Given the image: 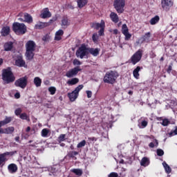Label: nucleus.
Here are the masks:
<instances>
[{
    "label": "nucleus",
    "mask_w": 177,
    "mask_h": 177,
    "mask_svg": "<svg viewBox=\"0 0 177 177\" xmlns=\"http://www.w3.org/2000/svg\"><path fill=\"white\" fill-rule=\"evenodd\" d=\"M118 72L115 71H109L105 73L103 81L104 84H110L113 85L117 82V78H118Z\"/></svg>",
    "instance_id": "nucleus-1"
},
{
    "label": "nucleus",
    "mask_w": 177,
    "mask_h": 177,
    "mask_svg": "<svg viewBox=\"0 0 177 177\" xmlns=\"http://www.w3.org/2000/svg\"><path fill=\"white\" fill-rule=\"evenodd\" d=\"M1 76L3 81L6 84H12V82H15L16 80L13 72H12V68L10 67L3 69Z\"/></svg>",
    "instance_id": "nucleus-2"
},
{
    "label": "nucleus",
    "mask_w": 177,
    "mask_h": 177,
    "mask_svg": "<svg viewBox=\"0 0 177 177\" xmlns=\"http://www.w3.org/2000/svg\"><path fill=\"white\" fill-rule=\"evenodd\" d=\"M36 47L37 44H35V41L32 40H29L26 44V56L28 60H32V59H34V56L35 55L34 52H35Z\"/></svg>",
    "instance_id": "nucleus-3"
},
{
    "label": "nucleus",
    "mask_w": 177,
    "mask_h": 177,
    "mask_svg": "<svg viewBox=\"0 0 177 177\" xmlns=\"http://www.w3.org/2000/svg\"><path fill=\"white\" fill-rule=\"evenodd\" d=\"M12 30L14 32H16V34H21L23 35L25 32H27V26H26V24H24L15 22L12 24Z\"/></svg>",
    "instance_id": "nucleus-4"
},
{
    "label": "nucleus",
    "mask_w": 177,
    "mask_h": 177,
    "mask_svg": "<svg viewBox=\"0 0 177 177\" xmlns=\"http://www.w3.org/2000/svg\"><path fill=\"white\" fill-rule=\"evenodd\" d=\"M143 50L138 49L130 58L131 63L135 66L137 63H139L143 57Z\"/></svg>",
    "instance_id": "nucleus-5"
},
{
    "label": "nucleus",
    "mask_w": 177,
    "mask_h": 177,
    "mask_svg": "<svg viewBox=\"0 0 177 177\" xmlns=\"http://www.w3.org/2000/svg\"><path fill=\"white\" fill-rule=\"evenodd\" d=\"M84 85L80 84L75 88L73 91L68 93V97L70 102H75V100L78 97L80 91L83 89Z\"/></svg>",
    "instance_id": "nucleus-6"
},
{
    "label": "nucleus",
    "mask_w": 177,
    "mask_h": 177,
    "mask_svg": "<svg viewBox=\"0 0 177 177\" xmlns=\"http://www.w3.org/2000/svg\"><path fill=\"white\" fill-rule=\"evenodd\" d=\"M15 154H17V151H6L3 153H0V167L2 168L5 164H6V161L8 159L6 158L7 156H10V157L15 156Z\"/></svg>",
    "instance_id": "nucleus-7"
},
{
    "label": "nucleus",
    "mask_w": 177,
    "mask_h": 177,
    "mask_svg": "<svg viewBox=\"0 0 177 177\" xmlns=\"http://www.w3.org/2000/svg\"><path fill=\"white\" fill-rule=\"evenodd\" d=\"M113 6L118 13H124L125 10V0H114Z\"/></svg>",
    "instance_id": "nucleus-8"
},
{
    "label": "nucleus",
    "mask_w": 177,
    "mask_h": 177,
    "mask_svg": "<svg viewBox=\"0 0 177 177\" xmlns=\"http://www.w3.org/2000/svg\"><path fill=\"white\" fill-rule=\"evenodd\" d=\"M28 82V77H27V76H25L17 80L15 82V85L18 88H21V89H25L26 86H27Z\"/></svg>",
    "instance_id": "nucleus-9"
},
{
    "label": "nucleus",
    "mask_w": 177,
    "mask_h": 177,
    "mask_svg": "<svg viewBox=\"0 0 177 177\" xmlns=\"http://www.w3.org/2000/svg\"><path fill=\"white\" fill-rule=\"evenodd\" d=\"M88 48H86L85 45H82L76 51V56L77 57H80V59H82L83 57H85L86 55H88Z\"/></svg>",
    "instance_id": "nucleus-10"
},
{
    "label": "nucleus",
    "mask_w": 177,
    "mask_h": 177,
    "mask_svg": "<svg viewBox=\"0 0 177 177\" xmlns=\"http://www.w3.org/2000/svg\"><path fill=\"white\" fill-rule=\"evenodd\" d=\"M161 6L163 10L168 12L174 6V1L172 0H161Z\"/></svg>",
    "instance_id": "nucleus-11"
},
{
    "label": "nucleus",
    "mask_w": 177,
    "mask_h": 177,
    "mask_svg": "<svg viewBox=\"0 0 177 177\" xmlns=\"http://www.w3.org/2000/svg\"><path fill=\"white\" fill-rule=\"evenodd\" d=\"M82 69L80 68V66H76L68 71L66 72V77L67 78H74L77 74L79 71H81Z\"/></svg>",
    "instance_id": "nucleus-12"
},
{
    "label": "nucleus",
    "mask_w": 177,
    "mask_h": 177,
    "mask_svg": "<svg viewBox=\"0 0 177 177\" xmlns=\"http://www.w3.org/2000/svg\"><path fill=\"white\" fill-rule=\"evenodd\" d=\"M12 118L11 117H6L5 120L0 121V134L3 133V129H2V127H4V125H6L11 122Z\"/></svg>",
    "instance_id": "nucleus-13"
},
{
    "label": "nucleus",
    "mask_w": 177,
    "mask_h": 177,
    "mask_svg": "<svg viewBox=\"0 0 177 177\" xmlns=\"http://www.w3.org/2000/svg\"><path fill=\"white\" fill-rule=\"evenodd\" d=\"M15 66H17V67H27L26 61L23 59L22 56L17 57V59L15 60Z\"/></svg>",
    "instance_id": "nucleus-14"
},
{
    "label": "nucleus",
    "mask_w": 177,
    "mask_h": 177,
    "mask_svg": "<svg viewBox=\"0 0 177 177\" xmlns=\"http://www.w3.org/2000/svg\"><path fill=\"white\" fill-rule=\"evenodd\" d=\"M52 17V14L49 11V8H46L43 10L42 12L40 15V17L41 19H49V17Z\"/></svg>",
    "instance_id": "nucleus-15"
},
{
    "label": "nucleus",
    "mask_w": 177,
    "mask_h": 177,
    "mask_svg": "<svg viewBox=\"0 0 177 177\" xmlns=\"http://www.w3.org/2000/svg\"><path fill=\"white\" fill-rule=\"evenodd\" d=\"M45 27H49V23L39 21L35 26L36 30H42V28H45Z\"/></svg>",
    "instance_id": "nucleus-16"
},
{
    "label": "nucleus",
    "mask_w": 177,
    "mask_h": 177,
    "mask_svg": "<svg viewBox=\"0 0 177 177\" xmlns=\"http://www.w3.org/2000/svg\"><path fill=\"white\" fill-rule=\"evenodd\" d=\"M109 17L111 20L115 24H117L120 21V17H118V15L114 12H111Z\"/></svg>",
    "instance_id": "nucleus-17"
},
{
    "label": "nucleus",
    "mask_w": 177,
    "mask_h": 177,
    "mask_svg": "<svg viewBox=\"0 0 177 177\" xmlns=\"http://www.w3.org/2000/svg\"><path fill=\"white\" fill-rule=\"evenodd\" d=\"M151 37V32H146L142 37V42H147V44H149L150 42V38Z\"/></svg>",
    "instance_id": "nucleus-18"
},
{
    "label": "nucleus",
    "mask_w": 177,
    "mask_h": 177,
    "mask_svg": "<svg viewBox=\"0 0 177 177\" xmlns=\"http://www.w3.org/2000/svg\"><path fill=\"white\" fill-rule=\"evenodd\" d=\"M10 174H16L17 172V165L15 163L10 164L8 167Z\"/></svg>",
    "instance_id": "nucleus-19"
},
{
    "label": "nucleus",
    "mask_w": 177,
    "mask_h": 177,
    "mask_svg": "<svg viewBox=\"0 0 177 177\" xmlns=\"http://www.w3.org/2000/svg\"><path fill=\"white\" fill-rule=\"evenodd\" d=\"M143 68V67L137 66L133 71V75L136 80H139V77H140V74H139V71H140Z\"/></svg>",
    "instance_id": "nucleus-20"
},
{
    "label": "nucleus",
    "mask_w": 177,
    "mask_h": 177,
    "mask_svg": "<svg viewBox=\"0 0 177 177\" xmlns=\"http://www.w3.org/2000/svg\"><path fill=\"white\" fill-rule=\"evenodd\" d=\"M88 53H90V55H92V56L96 57L100 53V49L98 48H88Z\"/></svg>",
    "instance_id": "nucleus-21"
},
{
    "label": "nucleus",
    "mask_w": 177,
    "mask_h": 177,
    "mask_svg": "<svg viewBox=\"0 0 177 177\" xmlns=\"http://www.w3.org/2000/svg\"><path fill=\"white\" fill-rule=\"evenodd\" d=\"M3 48L6 52H10V50H12V49H13V42H6V44H4Z\"/></svg>",
    "instance_id": "nucleus-22"
},
{
    "label": "nucleus",
    "mask_w": 177,
    "mask_h": 177,
    "mask_svg": "<svg viewBox=\"0 0 177 177\" xmlns=\"http://www.w3.org/2000/svg\"><path fill=\"white\" fill-rule=\"evenodd\" d=\"M61 26L62 27H67L70 24V21L68 20V17L66 15L64 16L61 21Z\"/></svg>",
    "instance_id": "nucleus-23"
},
{
    "label": "nucleus",
    "mask_w": 177,
    "mask_h": 177,
    "mask_svg": "<svg viewBox=\"0 0 177 177\" xmlns=\"http://www.w3.org/2000/svg\"><path fill=\"white\" fill-rule=\"evenodd\" d=\"M103 27H105L104 21H103L100 24V23H93L91 24V28H95V30H99V28H102Z\"/></svg>",
    "instance_id": "nucleus-24"
},
{
    "label": "nucleus",
    "mask_w": 177,
    "mask_h": 177,
    "mask_svg": "<svg viewBox=\"0 0 177 177\" xmlns=\"http://www.w3.org/2000/svg\"><path fill=\"white\" fill-rule=\"evenodd\" d=\"M80 82V79L77 77H73L71 80H68L66 82V84L69 86L76 85V84H78Z\"/></svg>",
    "instance_id": "nucleus-25"
},
{
    "label": "nucleus",
    "mask_w": 177,
    "mask_h": 177,
    "mask_svg": "<svg viewBox=\"0 0 177 177\" xmlns=\"http://www.w3.org/2000/svg\"><path fill=\"white\" fill-rule=\"evenodd\" d=\"M64 34L63 30H59L55 33V41H60L62 39V35Z\"/></svg>",
    "instance_id": "nucleus-26"
},
{
    "label": "nucleus",
    "mask_w": 177,
    "mask_h": 177,
    "mask_svg": "<svg viewBox=\"0 0 177 177\" xmlns=\"http://www.w3.org/2000/svg\"><path fill=\"white\" fill-rule=\"evenodd\" d=\"M140 165L142 167H148V165H150V160L146 157L142 158L140 162Z\"/></svg>",
    "instance_id": "nucleus-27"
},
{
    "label": "nucleus",
    "mask_w": 177,
    "mask_h": 177,
    "mask_svg": "<svg viewBox=\"0 0 177 177\" xmlns=\"http://www.w3.org/2000/svg\"><path fill=\"white\" fill-rule=\"evenodd\" d=\"M10 32V28L9 26L3 27L1 30V35L3 37H7Z\"/></svg>",
    "instance_id": "nucleus-28"
},
{
    "label": "nucleus",
    "mask_w": 177,
    "mask_h": 177,
    "mask_svg": "<svg viewBox=\"0 0 177 177\" xmlns=\"http://www.w3.org/2000/svg\"><path fill=\"white\" fill-rule=\"evenodd\" d=\"M67 157L69 158H73V160H77V157L75 156H78V151H71L67 153Z\"/></svg>",
    "instance_id": "nucleus-29"
},
{
    "label": "nucleus",
    "mask_w": 177,
    "mask_h": 177,
    "mask_svg": "<svg viewBox=\"0 0 177 177\" xmlns=\"http://www.w3.org/2000/svg\"><path fill=\"white\" fill-rule=\"evenodd\" d=\"M34 84L37 88H39L42 84V80L39 77H35L33 80Z\"/></svg>",
    "instance_id": "nucleus-30"
},
{
    "label": "nucleus",
    "mask_w": 177,
    "mask_h": 177,
    "mask_svg": "<svg viewBox=\"0 0 177 177\" xmlns=\"http://www.w3.org/2000/svg\"><path fill=\"white\" fill-rule=\"evenodd\" d=\"M77 6L80 9H82L85 5L88 3V0H77Z\"/></svg>",
    "instance_id": "nucleus-31"
},
{
    "label": "nucleus",
    "mask_w": 177,
    "mask_h": 177,
    "mask_svg": "<svg viewBox=\"0 0 177 177\" xmlns=\"http://www.w3.org/2000/svg\"><path fill=\"white\" fill-rule=\"evenodd\" d=\"M160 21V17L158 15L155 16L154 17L151 18L149 21V23L151 26H154L157 24Z\"/></svg>",
    "instance_id": "nucleus-32"
},
{
    "label": "nucleus",
    "mask_w": 177,
    "mask_h": 177,
    "mask_svg": "<svg viewBox=\"0 0 177 177\" xmlns=\"http://www.w3.org/2000/svg\"><path fill=\"white\" fill-rule=\"evenodd\" d=\"M24 21L26 23H32V17L28 14V13H25L24 14Z\"/></svg>",
    "instance_id": "nucleus-33"
},
{
    "label": "nucleus",
    "mask_w": 177,
    "mask_h": 177,
    "mask_svg": "<svg viewBox=\"0 0 177 177\" xmlns=\"http://www.w3.org/2000/svg\"><path fill=\"white\" fill-rule=\"evenodd\" d=\"M71 172L75 174L77 176H82V174H84V171H82L81 169H72Z\"/></svg>",
    "instance_id": "nucleus-34"
},
{
    "label": "nucleus",
    "mask_w": 177,
    "mask_h": 177,
    "mask_svg": "<svg viewBox=\"0 0 177 177\" xmlns=\"http://www.w3.org/2000/svg\"><path fill=\"white\" fill-rule=\"evenodd\" d=\"M15 132V127H8L3 129V133L7 135L11 134Z\"/></svg>",
    "instance_id": "nucleus-35"
},
{
    "label": "nucleus",
    "mask_w": 177,
    "mask_h": 177,
    "mask_svg": "<svg viewBox=\"0 0 177 177\" xmlns=\"http://www.w3.org/2000/svg\"><path fill=\"white\" fill-rule=\"evenodd\" d=\"M162 165L165 168V171L166 174H171V172L172 171L171 167H169V165L167 163H166L165 162H162Z\"/></svg>",
    "instance_id": "nucleus-36"
},
{
    "label": "nucleus",
    "mask_w": 177,
    "mask_h": 177,
    "mask_svg": "<svg viewBox=\"0 0 177 177\" xmlns=\"http://www.w3.org/2000/svg\"><path fill=\"white\" fill-rule=\"evenodd\" d=\"M122 32L123 35L127 34L129 32V29H128V26L126 24H123L122 26Z\"/></svg>",
    "instance_id": "nucleus-37"
},
{
    "label": "nucleus",
    "mask_w": 177,
    "mask_h": 177,
    "mask_svg": "<svg viewBox=\"0 0 177 177\" xmlns=\"http://www.w3.org/2000/svg\"><path fill=\"white\" fill-rule=\"evenodd\" d=\"M19 118L21 120H26V121L30 122V116H28L26 113H21Z\"/></svg>",
    "instance_id": "nucleus-38"
},
{
    "label": "nucleus",
    "mask_w": 177,
    "mask_h": 177,
    "mask_svg": "<svg viewBox=\"0 0 177 177\" xmlns=\"http://www.w3.org/2000/svg\"><path fill=\"white\" fill-rule=\"evenodd\" d=\"M41 136L43 138H47L48 137V135L49 134V129H43L41 130Z\"/></svg>",
    "instance_id": "nucleus-39"
},
{
    "label": "nucleus",
    "mask_w": 177,
    "mask_h": 177,
    "mask_svg": "<svg viewBox=\"0 0 177 177\" xmlns=\"http://www.w3.org/2000/svg\"><path fill=\"white\" fill-rule=\"evenodd\" d=\"M177 135V126L174 127V129L171 130L169 133V138H172V136H175Z\"/></svg>",
    "instance_id": "nucleus-40"
},
{
    "label": "nucleus",
    "mask_w": 177,
    "mask_h": 177,
    "mask_svg": "<svg viewBox=\"0 0 177 177\" xmlns=\"http://www.w3.org/2000/svg\"><path fill=\"white\" fill-rule=\"evenodd\" d=\"M66 140V134H60L57 138L58 143H62Z\"/></svg>",
    "instance_id": "nucleus-41"
},
{
    "label": "nucleus",
    "mask_w": 177,
    "mask_h": 177,
    "mask_svg": "<svg viewBox=\"0 0 177 177\" xmlns=\"http://www.w3.org/2000/svg\"><path fill=\"white\" fill-rule=\"evenodd\" d=\"M169 124H171V122L169 121V120H168L167 118L163 119L162 122L161 123L162 127H168V125H169Z\"/></svg>",
    "instance_id": "nucleus-42"
},
{
    "label": "nucleus",
    "mask_w": 177,
    "mask_h": 177,
    "mask_svg": "<svg viewBox=\"0 0 177 177\" xmlns=\"http://www.w3.org/2000/svg\"><path fill=\"white\" fill-rule=\"evenodd\" d=\"M86 145V141L83 140L82 142H79L77 145V149H81V147H84Z\"/></svg>",
    "instance_id": "nucleus-43"
},
{
    "label": "nucleus",
    "mask_w": 177,
    "mask_h": 177,
    "mask_svg": "<svg viewBox=\"0 0 177 177\" xmlns=\"http://www.w3.org/2000/svg\"><path fill=\"white\" fill-rule=\"evenodd\" d=\"M49 39H50L49 34H46L42 37V41H44V42H49Z\"/></svg>",
    "instance_id": "nucleus-44"
},
{
    "label": "nucleus",
    "mask_w": 177,
    "mask_h": 177,
    "mask_svg": "<svg viewBox=\"0 0 177 177\" xmlns=\"http://www.w3.org/2000/svg\"><path fill=\"white\" fill-rule=\"evenodd\" d=\"M48 92H50V95H55V93H56V88L54 86H50L48 88Z\"/></svg>",
    "instance_id": "nucleus-45"
},
{
    "label": "nucleus",
    "mask_w": 177,
    "mask_h": 177,
    "mask_svg": "<svg viewBox=\"0 0 177 177\" xmlns=\"http://www.w3.org/2000/svg\"><path fill=\"white\" fill-rule=\"evenodd\" d=\"M22 110L21 108H17L15 111V115H17L20 117V115H21V113H22Z\"/></svg>",
    "instance_id": "nucleus-46"
},
{
    "label": "nucleus",
    "mask_w": 177,
    "mask_h": 177,
    "mask_svg": "<svg viewBox=\"0 0 177 177\" xmlns=\"http://www.w3.org/2000/svg\"><path fill=\"white\" fill-rule=\"evenodd\" d=\"M92 39L94 42H97V39H99V36L97 35V33L93 34Z\"/></svg>",
    "instance_id": "nucleus-47"
},
{
    "label": "nucleus",
    "mask_w": 177,
    "mask_h": 177,
    "mask_svg": "<svg viewBox=\"0 0 177 177\" xmlns=\"http://www.w3.org/2000/svg\"><path fill=\"white\" fill-rule=\"evenodd\" d=\"M157 156L159 157H162V155L164 154V151L161 149H158L156 150Z\"/></svg>",
    "instance_id": "nucleus-48"
},
{
    "label": "nucleus",
    "mask_w": 177,
    "mask_h": 177,
    "mask_svg": "<svg viewBox=\"0 0 177 177\" xmlns=\"http://www.w3.org/2000/svg\"><path fill=\"white\" fill-rule=\"evenodd\" d=\"M104 27L103 26L102 28H100V30L98 31V35L100 37H103L104 35Z\"/></svg>",
    "instance_id": "nucleus-49"
},
{
    "label": "nucleus",
    "mask_w": 177,
    "mask_h": 177,
    "mask_svg": "<svg viewBox=\"0 0 177 177\" xmlns=\"http://www.w3.org/2000/svg\"><path fill=\"white\" fill-rule=\"evenodd\" d=\"M82 64V63L80 60H78L77 59H75L73 60V65L74 66H81Z\"/></svg>",
    "instance_id": "nucleus-50"
},
{
    "label": "nucleus",
    "mask_w": 177,
    "mask_h": 177,
    "mask_svg": "<svg viewBox=\"0 0 177 177\" xmlns=\"http://www.w3.org/2000/svg\"><path fill=\"white\" fill-rule=\"evenodd\" d=\"M124 35L125 37V41H129V39H131V37H132V35L129 32L125 33Z\"/></svg>",
    "instance_id": "nucleus-51"
},
{
    "label": "nucleus",
    "mask_w": 177,
    "mask_h": 177,
    "mask_svg": "<svg viewBox=\"0 0 177 177\" xmlns=\"http://www.w3.org/2000/svg\"><path fill=\"white\" fill-rule=\"evenodd\" d=\"M147 124H149V122L147 120H142L141 122V127H142V128H146L147 127Z\"/></svg>",
    "instance_id": "nucleus-52"
},
{
    "label": "nucleus",
    "mask_w": 177,
    "mask_h": 177,
    "mask_svg": "<svg viewBox=\"0 0 177 177\" xmlns=\"http://www.w3.org/2000/svg\"><path fill=\"white\" fill-rule=\"evenodd\" d=\"M108 177H118V174L115 172H111L108 175Z\"/></svg>",
    "instance_id": "nucleus-53"
},
{
    "label": "nucleus",
    "mask_w": 177,
    "mask_h": 177,
    "mask_svg": "<svg viewBox=\"0 0 177 177\" xmlns=\"http://www.w3.org/2000/svg\"><path fill=\"white\" fill-rule=\"evenodd\" d=\"M171 71H172V64L169 65L168 68L167 69V73H168V74H171Z\"/></svg>",
    "instance_id": "nucleus-54"
},
{
    "label": "nucleus",
    "mask_w": 177,
    "mask_h": 177,
    "mask_svg": "<svg viewBox=\"0 0 177 177\" xmlns=\"http://www.w3.org/2000/svg\"><path fill=\"white\" fill-rule=\"evenodd\" d=\"M86 95H87L88 99H91V97H92V91H86Z\"/></svg>",
    "instance_id": "nucleus-55"
},
{
    "label": "nucleus",
    "mask_w": 177,
    "mask_h": 177,
    "mask_svg": "<svg viewBox=\"0 0 177 177\" xmlns=\"http://www.w3.org/2000/svg\"><path fill=\"white\" fill-rule=\"evenodd\" d=\"M57 20V18H53L49 20L48 22H46V23H48L49 26H50V24H52V23H53V21H56Z\"/></svg>",
    "instance_id": "nucleus-56"
},
{
    "label": "nucleus",
    "mask_w": 177,
    "mask_h": 177,
    "mask_svg": "<svg viewBox=\"0 0 177 177\" xmlns=\"http://www.w3.org/2000/svg\"><path fill=\"white\" fill-rule=\"evenodd\" d=\"M15 99H20V93H16L15 94Z\"/></svg>",
    "instance_id": "nucleus-57"
},
{
    "label": "nucleus",
    "mask_w": 177,
    "mask_h": 177,
    "mask_svg": "<svg viewBox=\"0 0 177 177\" xmlns=\"http://www.w3.org/2000/svg\"><path fill=\"white\" fill-rule=\"evenodd\" d=\"M156 145L153 144V142H150L149 144V147H150L151 149H154V147H155Z\"/></svg>",
    "instance_id": "nucleus-58"
},
{
    "label": "nucleus",
    "mask_w": 177,
    "mask_h": 177,
    "mask_svg": "<svg viewBox=\"0 0 177 177\" xmlns=\"http://www.w3.org/2000/svg\"><path fill=\"white\" fill-rule=\"evenodd\" d=\"M67 8L68 9H71L72 10H74V6L73 5H71V4H68L67 5Z\"/></svg>",
    "instance_id": "nucleus-59"
},
{
    "label": "nucleus",
    "mask_w": 177,
    "mask_h": 177,
    "mask_svg": "<svg viewBox=\"0 0 177 177\" xmlns=\"http://www.w3.org/2000/svg\"><path fill=\"white\" fill-rule=\"evenodd\" d=\"M113 34H114L115 35H117L118 34V29H114L113 30Z\"/></svg>",
    "instance_id": "nucleus-60"
},
{
    "label": "nucleus",
    "mask_w": 177,
    "mask_h": 177,
    "mask_svg": "<svg viewBox=\"0 0 177 177\" xmlns=\"http://www.w3.org/2000/svg\"><path fill=\"white\" fill-rule=\"evenodd\" d=\"M88 140H91L92 142H93L94 140L96 142L97 140L96 138L95 137L88 138Z\"/></svg>",
    "instance_id": "nucleus-61"
},
{
    "label": "nucleus",
    "mask_w": 177,
    "mask_h": 177,
    "mask_svg": "<svg viewBox=\"0 0 177 177\" xmlns=\"http://www.w3.org/2000/svg\"><path fill=\"white\" fill-rule=\"evenodd\" d=\"M154 142H155V147H158V140L157 139H155Z\"/></svg>",
    "instance_id": "nucleus-62"
},
{
    "label": "nucleus",
    "mask_w": 177,
    "mask_h": 177,
    "mask_svg": "<svg viewBox=\"0 0 177 177\" xmlns=\"http://www.w3.org/2000/svg\"><path fill=\"white\" fill-rule=\"evenodd\" d=\"M128 95H129L130 96H132V95H133V91H128Z\"/></svg>",
    "instance_id": "nucleus-63"
},
{
    "label": "nucleus",
    "mask_w": 177,
    "mask_h": 177,
    "mask_svg": "<svg viewBox=\"0 0 177 177\" xmlns=\"http://www.w3.org/2000/svg\"><path fill=\"white\" fill-rule=\"evenodd\" d=\"M15 140H16V142H20V137H19V136H17V137H15Z\"/></svg>",
    "instance_id": "nucleus-64"
}]
</instances>
